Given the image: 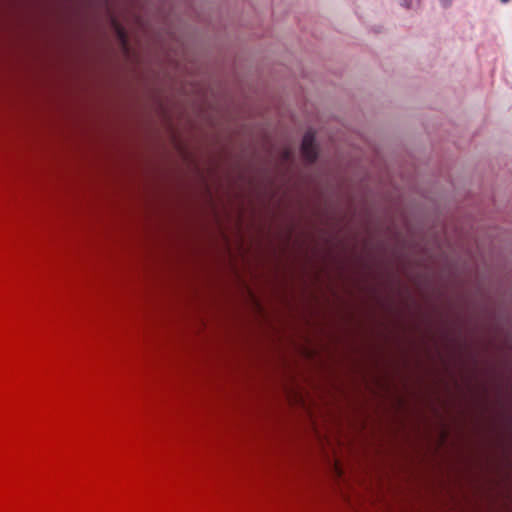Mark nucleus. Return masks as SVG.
Instances as JSON below:
<instances>
[{
  "label": "nucleus",
  "instance_id": "obj_1",
  "mask_svg": "<svg viewBox=\"0 0 512 512\" xmlns=\"http://www.w3.org/2000/svg\"><path fill=\"white\" fill-rule=\"evenodd\" d=\"M301 152L303 157L310 163L314 162L318 156V148L315 144V132L308 130L302 139Z\"/></svg>",
  "mask_w": 512,
  "mask_h": 512
},
{
  "label": "nucleus",
  "instance_id": "obj_2",
  "mask_svg": "<svg viewBox=\"0 0 512 512\" xmlns=\"http://www.w3.org/2000/svg\"><path fill=\"white\" fill-rule=\"evenodd\" d=\"M118 30V34H119V37L121 38L122 42H126V34L125 32L123 31L122 28H117Z\"/></svg>",
  "mask_w": 512,
  "mask_h": 512
},
{
  "label": "nucleus",
  "instance_id": "obj_3",
  "mask_svg": "<svg viewBox=\"0 0 512 512\" xmlns=\"http://www.w3.org/2000/svg\"><path fill=\"white\" fill-rule=\"evenodd\" d=\"M444 2V4H449L452 0H442Z\"/></svg>",
  "mask_w": 512,
  "mask_h": 512
},
{
  "label": "nucleus",
  "instance_id": "obj_4",
  "mask_svg": "<svg viewBox=\"0 0 512 512\" xmlns=\"http://www.w3.org/2000/svg\"><path fill=\"white\" fill-rule=\"evenodd\" d=\"M510 0H501L502 3H507L509 2Z\"/></svg>",
  "mask_w": 512,
  "mask_h": 512
}]
</instances>
